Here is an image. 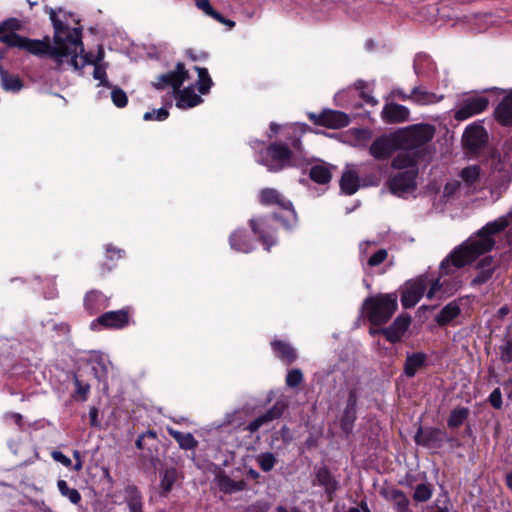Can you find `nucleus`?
I'll return each mask as SVG.
<instances>
[{"label":"nucleus","mask_w":512,"mask_h":512,"mask_svg":"<svg viewBox=\"0 0 512 512\" xmlns=\"http://www.w3.org/2000/svg\"><path fill=\"white\" fill-rule=\"evenodd\" d=\"M50 20L54 28L53 45L46 40H33L19 35H10L4 41L11 45H18L21 49L38 57H49L56 63V68L64 69V65L71 66L81 73L86 65H93V78L99 81V85L111 88L107 80L106 64L101 63L104 58V50L99 46L97 54L85 53L79 28L70 29L64 25L56 15L54 9L49 11Z\"/></svg>","instance_id":"nucleus-1"},{"label":"nucleus","mask_w":512,"mask_h":512,"mask_svg":"<svg viewBox=\"0 0 512 512\" xmlns=\"http://www.w3.org/2000/svg\"><path fill=\"white\" fill-rule=\"evenodd\" d=\"M507 228L509 230L506 233V241L512 246V208L507 214L488 222L441 261L439 275L430 283L426 297L442 298L456 292L461 284L459 270L490 252L495 246L493 236Z\"/></svg>","instance_id":"nucleus-2"},{"label":"nucleus","mask_w":512,"mask_h":512,"mask_svg":"<svg viewBox=\"0 0 512 512\" xmlns=\"http://www.w3.org/2000/svg\"><path fill=\"white\" fill-rule=\"evenodd\" d=\"M250 145L258 152L257 162L271 172L280 171L287 166L300 165L304 159L302 143L298 136L291 137L288 143L275 142L265 150H260L263 143L259 140L251 141Z\"/></svg>","instance_id":"nucleus-3"},{"label":"nucleus","mask_w":512,"mask_h":512,"mask_svg":"<svg viewBox=\"0 0 512 512\" xmlns=\"http://www.w3.org/2000/svg\"><path fill=\"white\" fill-rule=\"evenodd\" d=\"M485 166L489 170L491 195L497 200L507 190L512 179V153L506 150L493 151L487 157Z\"/></svg>","instance_id":"nucleus-4"},{"label":"nucleus","mask_w":512,"mask_h":512,"mask_svg":"<svg viewBox=\"0 0 512 512\" xmlns=\"http://www.w3.org/2000/svg\"><path fill=\"white\" fill-rule=\"evenodd\" d=\"M187 77L188 72L184 65L182 63H178L174 71L159 76L157 81L154 83V86L157 89L171 87L174 93L178 92L176 106L180 109L192 108L201 103L202 99L195 93L193 86H189L182 91H179Z\"/></svg>","instance_id":"nucleus-5"},{"label":"nucleus","mask_w":512,"mask_h":512,"mask_svg":"<svg viewBox=\"0 0 512 512\" xmlns=\"http://www.w3.org/2000/svg\"><path fill=\"white\" fill-rule=\"evenodd\" d=\"M397 309L396 294H380L364 301L363 310L373 325L386 323Z\"/></svg>","instance_id":"nucleus-6"},{"label":"nucleus","mask_w":512,"mask_h":512,"mask_svg":"<svg viewBox=\"0 0 512 512\" xmlns=\"http://www.w3.org/2000/svg\"><path fill=\"white\" fill-rule=\"evenodd\" d=\"M489 100L479 94H466L460 99L454 110V118L464 121L470 117L482 113L487 109Z\"/></svg>","instance_id":"nucleus-7"},{"label":"nucleus","mask_w":512,"mask_h":512,"mask_svg":"<svg viewBox=\"0 0 512 512\" xmlns=\"http://www.w3.org/2000/svg\"><path fill=\"white\" fill-rule=\"evenodd\" d=\"M435 129L431 125H414L398 135L400 144H404L409 149L417 148L429 142L434 136Z\"/></svg>","instance_id":"nucleus-8"},{"label":"nucleus","mask_w":512,"mask_h":512,"mask_svg":"<svg viewBox=\"0 0 512 512\" xmlns=\"http://www.w3.org/2000/svg\"><path fill=\"white\" fill-rule=\"evenodd\" d=\"M260 202L264 205H277L286 214V219L283 220L285 226H289L296 221V213L290 200H287L277 190L272 188L263 189L260 192Z\"/></svg>","instance_id":"nucleus-9"},{"label":"nucleus","mask_w":512,"mask_h":512,"mask_svg":"<svg viewBox=\"0 0 512 512\" xmlns=\"http://www.w3.org/2000/svg\"><path fill=\"white\" fill-rule=\"evenodd\" d=\"M399 145L398 135H383L372 142L369 153L376 160H386L398 149Z\"/></svg>","instance_id":"nucleus-10"},{"label":"nucleus","mask_w":512,"mask_h":512,"mask_svg":"<svg viewBox=\"0 0 512 512\" xmlns=\"http://www.w3.org/2000/svg\"><path fill=\"white\" fill-rule=\"evenodd\" d=\"M310 120L314 124L324 126L329 129H339L346 127L350 123L349 116L341 111L336 110H324L320 114L309 113Z\"/></svg>","instance_id":"nucleus-11"},{"label":"nucleus","mask_w":512,"mask_h":512,"mask_svg":"<svg viewBox=\"0 0 512 512\" xmlns=\"http://www.w3.org/2000/svg\"><path fill=\"white\" fill-rule=\"evenodd\" d=\"M426 287L427 277H420L414 281L408 282L401 297L403 307H414L422 298Z\"/></svg>","instance_id":"nucleus-12"},{"label":"nucleus","mask_w":512,"mask_h":512,"mask_svg":"<svg viewBox=\"0 0 512 512\" xmlns=\"http://www.w3.org/2000/svg\"><path fill=\"white\" fill-rule=\"evenodd\" d=\"M416 171L404 170L396 173L389 180V188L395 195L401 196L415 188Z\"/></svg>","instance_id":"nucleus-13"},{"label":"nucleus","mask_w":512,"mask_h":512,"mask_svg":"<svg viewBox=\"0 0 512 512\" xmlns=\"http://www.w3.org/2000/svg\"><path fill=\"white\" fill-rule=\"evenodd\" d=\"M129 323V314L125 309L117 311H109L102 314L96 320L91 322V329L95 330L97 325H102L106 328L121 329Z\"/></svg>","instance_id":"nucleus-14"},{"label":"nucleus","mask_w":512,"mask_h":512,"mask_svg":"<svg viewBox=\"0 0 512 512\" xmlns=\"http://www.w3.org/2000/svg\"><path fill=\"white\" fill-rule=\"evenodd\" d=\"M486 139L487 133L484 127L477 123L469 125L462 137L463 145L473 152L481 148L485 144Z\"/></svg>","instance_id":"nucleus-15"},{"label":"nucleus","mask_w":512,"mask_h":512,"mask_svg":"<svg viewBox=\"0 0 512 512\" xmlns=\"http://www.w3.org/2000/svg\"><path fill=\"white\" fill-rule=\"evenodd\" d=\"M445 434L436 428H420L415 435V442L427 448L435 449L441 447Z\"/></svg>","instance_id":"nucleus-16"},{"label":"nucleus","mask_w":512,"mask_h":512,"mask_svg":"<svg viewBox=\"0 0 512 512\" xmlns=\"http://www.w3.org/2000/svg\"><path fill=\"white\" fill-rule=\"evenodd\" d=\"M497 264L492 256L482 258L476 265L477 274L472 279V286H479L487 283L492 279L496 270Z\"/></svg>","instance_id":"nucleus-17"},{"label":"nucleus","mask_w":512,"mask_h":512,"mask_svg":"<svg viewBox=\"0 0 512 512\" xmlns=\"http://www.w3.org/2000/svg\"><path fill=\"white\" fill-rule=\"evenodd\" d=\"M250 226L255 234L259 236V240L264 245V248L269 251L271 246L276 244V239L271 231L269 219L260 218L259 220L251 219Z\"/></svg>","instance_id":"nucleus-18"},{"label":"nucleus","mask_w":512,"mask_h":512,"mask_svg":"<svg viewBox=\"0 0 512 512\" xmlns=\"http://www.w3.org/2000/svg\"><path fill=\"white\" fill-rule=\"evenodd\" d=\"M410 111L407 107L389 103L382 110V118L387 123H400L409 119Z\"/></svg>","instance_id":"nucleus-19"},{"label":"nucleus","mask_w":512,"mask_h":512,"mask_svg":"<svg viewBox=\"0 0 512 512\" xmlns=\"http://www.w3.org/2000/svg\"><path fill=\"white\" fill-rule=\"evenodd\" d=\"M409 97L412 103L420 106L436 104L444 99L443 95H437L421 86L414 87Z\"/></svg>","instance_id":"nucleus-20"},{"label":"nucleus","mask_w":512,"mask_h":512,"mask_svg":"<svg viewBox=\"0 0 512 512\" xmlns=\"http://www.w3.org/2000/svg\"><path fill=\"white\" fill-rule=\"evenodd\" d=\"M283 410L284 406L282 404L276 403L271 409L266 411L263 415L251 421L246 429L249 430L251 433L256 432L264 424L279 418L282 415Z\"/></svg>","instance_id":"nucleus-21"},{"label":"nucleus","mask_w":512,"mask_h":512,"mask_svg":"<svg viewBox=\"0 0 512 512\" xmlns=\"http://www.w3.org/2000/svg\"><path fill=\"white\" fill-rule=\"evenodd\" d=\"M340 187L342 192L347 195L354 194L360 187L358 173L354 170L353 165H347L343 172Z\"/></svg>","instance_id":"nucleus-22"},{"label":"nucleus","mask_w":512,"mask_h":512,"mask_svg":"<svg viewBox=\"0 0 512 512\" xmlns=\"http://www.w3.org/2000/svg\"><path fill=\"white\" fill-rule=\"evenodd\" d=\"M461 313L458 301H451L435 316V322L439 326H446L456 319Z\"/></svg>","instance_id":"nucleus-23"},{"label":"nucleus","mask_w":512,"mask_h":512,"mask_svg":"<svg viewBox=\"0 0 512 512\" xmlns=\"http://www.w3.org/2000/svg\"><path fill=\"white\" fill-rule=\"evenodd\" d=\"M85 308L94 314L105 309L109 304V298L99 291H91L85 297Z\"/></svg>","instance_id":"nucleus-24"},{"label":"nucleus","mask_w":512,"mask_h":512,"mask_svg":"<svg viewBox=\"0 0 512 512\" xmlns=\"http://www.w3.org/2000/svg\"><path fill=\"white\" fill-rule=\"evenodd\" d=\"M495 117L502 125L512 124V92L500 102L495 110Z\"/></svg>","instance_id":"nucleus-25"},{"label":"nucleus","mask_w":512,"mask_h":512,"mask_svg":"<svg viewBox=\"0 0 512 512\" xmlns=\"http://www.w3.org/2000/svg\"><path fill=\"white\" fill-rule=\"evenodd\" d=\"M216 484L222 492L229 494L242 491L246 487L245 481H235L225 474H218L216 476Z\"/></svg>","instance_id":"nucleus-26"},{"label":"nucleus","mask_w":512,"mask_h":512,"mask_svg":"<svg viewBox=\"0 0 512 512\" xmlns=\"http://www.w3.org/2000/svg\"><path fill=\"white\" fill-rule=\"evenodd\" d=\"M413 67L418 76H429L436 70L435 63L426 54H418L414 59Z\"/></svg>","instance_id":"nucleus-27"},{"label":"nucleus","mask_w":512,"mask_h":512,"mask_svg":"<svg viewBox=\"0 0 512 512\" xmlns=\"http://www.w3.org/2000/svg\"><path fill=\"white\" fill-rule=\"evenodd\" d=\"M167 432L183 450H194L198 446V441L191 433H182L171 427H167Z\"/></svg>","instance_id":"nucleus-28"},{"label":"nucleus","mask_w":512,"mask_h":512,"mask_svg":"<svg viewBox=\"0 0 512 512\" xmlns=\"http://www.w3.org/2000/svg\"><path fill=\"white\" fill-rule=\"evenodd\" d=\"M271 345L277 357H279L282 361L287 363H292L295 361L297 355L294 348L290 346V344L281 340H274Z\"/></svg>","instance_id":"nucleus-29"},{"label":"nucleus","mask_w":512,"mask_h":512,"mask_svg":"<svg viewBox=\"0 0 512 512\" xmlns=\"http://www.w3.org/2000/svg\"><path fill=\"white\" fill-rule=\"evenodd\" d=\"M426 358V354L422 352L407 355L404 367L405 374L408 377H413L425 365Z\"/></svg>","instance_id":"nucleus-30"},{"label":"nucleus","mask_w":512,"mask_h":512,"mask_svg":"<svg viewBox=\"0 0 512 512\" xmlns=\"http://www.w3.org/2000/svg\"><path fill=\"white\" fill-rule=\"evenodd\" d=\"M316 480L319 485L324 487L325 492L331 498L338 488V482L331 475L329 470L326 468H320L316 473Z\"/></svg>","instance_id":"nucleus-31"},{"label":"nucleus","mask_w":512,"mask_h":512,"mask_svg":"<svg viewBox=\"0 0 512 512\" xmlns=\"http://www.w3.org/2000/svg\"><path fill=\"white\" fill-rule=\"evenodd\" d=\"M125 503L129 512H143L142 496L135 486H128L125 489Z\"/></svg>","instance_id":"nucleus-32"},{"label":"nucleus","mask_w":512,"mask_h":512,"mask_svg":"<svg viewBox=\"0 0 512 512\" xmlns=\"http://www.w3.org/2000/svg\"><path fill=\"white\" fill-rule=\"evenodd\" d=\"M392 167L395 169L418 171L417 162L410 151H403L397 154L392 161Z\"/></svg>","instance_id":"nucleus-33"},{"label":"nucleus","mask_w":512,"mask_h":512,"mask_svg":"<svg viewBox=\"0 0 512 512\" xmlns=\"http://www.w3.org/2000/svg\"><path fill=\"white\" fill-rule=\"evenodd\" d=\"M229 241L231 248L238 252L249 253L253 250L252 242L246 239V235L243 231L237 230L233 232Z\"/></svg>","instance_id":"nucleus-34"},{"label":"nucleus","mask_w":512,"mask_h":512,"mask_svg":"<svg viewBox=\"0 0 512 512\" xmlns=\"http://www.w3.org/2000/svg\"><path fill=\"white\" fill-rule=\"evenodd\" d=\"M3 56H4V53L0 52V59L3 58ZM0 78H1L2 87L6 91L18 92L21 90L22 82L19 79V77L10 75L1 66H0Z\"/></svg>","instance_id":"nucleus-35"},{"label":"nucleus","mask_w":512,"mask_h":512,"mask_svg":"<svg viewBox=\"0 0 512 512\" xmlns=\"http://www.w3.org/2000/svg\"><path fill=\"white\" fill-rule=\"evenodd\" d=\"M471 29L475 32H484L495 25L496 19L491 14H479L470 19Z\"/></svg>","instance_id":"nucleus-36"},{"label":"nucleus","mask_w":512,"mask_h":512,"mask_svg":"<svg viewBox=\"0 0 512 512\" xmlns=\"http://www.w3.org/2000/svg\"><path fill=\"white\" fill-rule=\"evenodd\" d=\"M331 169L326 164H317L310 169V178L319 184H326L331 180Z\"/></svg>","instance_id":"nucleus-37"},{"label":"nucleus","mask_w":512,"mask_h":512,"mask_svg":"<svg viewBox=\"0 0 512 512\" xmlns=\"http://www.w3.org/2000/svg\"><path fill=\"white\" fill-rule=\"evenodd\" d=\"M459 176L467 185L476 184L480 180L481 168L478 165L467 166L460 171Z\"/></svg>","instance_id":"nucleus-38"},{"label":"nucleus","mask_w":512,"mask_h":512,"mask_svg":"<svg viewBox=\"0 0 512 512\" xmlns=\"http://www.w3.org/2000/svg\"><path fill=\"white\" fill-rule=\"evenodd\" d=\"M57 487L60 494L63 497L69 499V501L73 504H79L82 497L79 491L75 488H70L68 483L65 480H58Z\"/></svg>","instance_id":"nucleus-39"},{"label":"nucleus","mask_w":512,"mask_h":512,"mask_svg":"<svg viewBox=\"0 0 512 512\" xmlns=\"http://www.w3.org/2000/svg\"><path fill=\"white\" fill-rule=\"evenodd\" d=\"M255 460L261 470L264 472L271 471L277 463L276 456L271 452L260 453L256 456Z\"/></svg>","instance_id":"nucleus-40"},{"label":"nucleus","mask_w":512,"mask_h":512,"mask_svg":"<svg viewBox=\"0 0 512 512\" xmlns=\"http://www.w3.org/2000/svg\"><path fill=\"white\" fill-rule=\"evenodd\" d=\"M195 70L197 71L198 74V90L200 93L205 94L210 90L213 84L212 79L206 68L195 67Z\"/></svg>","instance_id":"nucleus-41"},{"label":"nucleus","mask_w":512,"mask_h":512,"mask_svg":"<svg viewBox=\"0 0 512 512\" xmlns=\"http://www.w3.org/2000/svg\"><path fill=\"white\" fill-rule=\"evenodd\" d=\"M433 495V488L432 485L429 483H421L418 484L413 493V499L416 502H426L428 501Z\"/></svg>","instance_id":"nucleus-42"},{"label":"nucleus","mask_w":512,"mask_h":512,"mask_svg":"<svg viewBox=\"0 0 512 512\" xmlns=\"http://www.w3.org/2000/svg\"><path fill=\"white\" fill-rule=\"evenodd\" d=\"M18 27H19L18 21L15 20V19H10V20L5 21L0 26V42L8 45L9 47H18V48H20L18 45H11L8 42L4 41V38L6 36L17 35L13 31L16 30Z\"/></svg>","instance_id":"nucleus-43"},{"label":"nucleus","mask_w":512,"mask_h":512,"mask_svg":"<svg viewBox=\"0 0 512 512\" xmlns=\"http://www.w3.org/2000/svg\"><path fill=\"white\" fill-rule=\"evenodd\" d=\"M468 414H469V411L467 408H457V409H454L450 416H449V419H448V426L450 428H457L459 426H461L464 421L467 419L468 417Z\"/></svg>","instance_id":"nucleus-44"},{"label":"nucleus","mask_w":512,"mask_h":512,"mask_svg":"<svg viewBox=\"0 0 512 512\" xmlns=\"http://www.w3.org/2000/svg\"><path fill=\"white\" fill-rule=\"evenodd\" d=\"M355 419L356 410L345 408L343 411V415L341 417V428L346 434H349L351 432Z\"/></svg>","instance_id":"nucleus-45"},{"label":"nucleus","mask_w":512,"mask_h":512,"mask_svg":"<svg viewBox=\"0 0 512 512\" xmlns=\"http://www.w3.org/2000/svg\"><path fill=\"white\" fill-rule=\"evenodd\" d=\"M177 478V472L174 468L166 469L162 475L161 488L164 492H168L172 489L173 484Z\"/></svg>","instance_id":"nucleus-46"},{"label":"nucleus","mask_w":512,"mask_h":512,"mask_svg":"<svg viewBox=\"0 0 512 512\" xmlns=\"http://www.w3.org/2000/svg\"><path fill=\"white\" fill-rule=\"evenodd\" d=\"M375 241H362L359 244V260L363 267L367 264V258L373 253L372 247L376 246Z\"/></svg>","instance_id":"nucleus-47"},{"label":"nucleus","mask_w":512,"mask_h":512,"mask_svg":"<svg viewBox=\"0 0 512 512\" xmlns=\"http://www.w3.org/2000/svg\"><path fill=\"white\" fill-rule=\"evenodd\" d=\"M388 257L386 249H378L367 258V266L376 267L382 264Z\"/></svg>","instance_id":"nucleus-48"},{"label":"nucleus","mask_w":512,"mask_h":512,"mask_svg":"<svg viewBox=\"0 0 512 512\" xmlns=\"http://www.w3.org/2000/svg\"><path fill=\"white\" fill-rule=\"evenodd\" d=\"M111 99L115 106L123 108L127 105L128 97L124 90L118 87H111Z\"/></svg>","instance_id":"nucleus-49"},{"label":"nucleus","mask_w":512,"mask_h":512,"mask_svg":"<svg viewBox=\"0 0 512 512\" xmlns=\"http://www.w3.org/2000/svg\"><path fill=\"white\" fill-rule=\"evenodd\" d=\"M92 370L94 372L95 377L99 381L104 382V387L106 388L107 387L106 380H107V375H108V367L105 364V362L102 360L96 361L92 366Z\"/></svg>","instance_id":"nucleus-50"},{"label":"nucleus","mask_w":512,"mask_h":512,"mask_svg":"<svg viewBox=\"0 0 512 512\" xmlns=\"http://www.w3.org/2000/svg\"><path fill=\"white\" fill-rule=\"evenodd\" d=\"M431 512H450L449 509V497L447 493L439 496L430 506Z\"/></svg>","instance_id":"nucleus-51"},{"label":"nucleus","mask_w":512,"mask_h":512,"mask_svg":"<svg viewBox=\"0 0 512 512\" xmlns=\"http://www.w3.org/2000/svg\"><path fill=\"white\" fill-rule=\"evenodd\" d=\"M168 116H169L168 109L166 107H162L157 110H152V111L146 112L144 114L143 118L145 121H152V120L163 121V120L167 119Z\"/></svg>","instance_id":"nucleus-52"},{"label":"nucleus","mask_w":512,"mask_h":512,"mask_svg":"<svg viewBox=\"0 0 512 512\" xmlns=\"http://www.w3.org/2000/svg\"><path fill=\"white\" fill-rule=\"evenodd\" d=\"M303 381V374L299 369H292L286 376V385L289 387H297Z\"/></svg>","instance_id":"nucleus-53"},{"label":"nucleus","mask_w":512,"mask_h":512,"mask_svg":"<svg viewBox=\"0 0 512 512\" xmlns=\"http://www.w3.org/2000/svg\"><path fill=\"white\" fill-rule=\"evenodd\" d=\"M195 1H196V6L200 10H202L206 15L212 17L213 19L221 18V14L212 8L209 0H195Z\"/></svg>","instance_id":"nucleus-54"},{"label":"nucleus","mask_w":512,"mask_h":512,"mask_svg":"<svg viewBox=\"0 0 512 512\" xmlns=\"http://www.w3.org/2000/svg\"><path fill=\"white\" fill-rule=\"evenodd\" d=\"M500 359L505 364L512 363V340H507L500 346Z\"/></svg>","instance_id":"nucleus-55"},{"label":"nucleus","mask_w":512,"mask_h":512,"mask_svg":"<svg viewBox=\"0 0 512 512\" xmlns=\"http://www.w3.org/2000/svg\"><path fill=\"white\" fill-rule=\"evenodd\" d=\"M410 325V317L398 316L391 326L400 334H404Z\"/></svg>","instance_id":"nucleus-56"},{"label":"nucleus","mask_w":512,"mask_h":512,"mask_svg":"<svg viewBox=\"0 0 512 512\" xmlns=\"http://www.w3.org/2000/svg\"><path fill=\"white\" fill-rule=\"evenodd\" d=\"M381 333L386 337V339L391 343L398 342L403 336L400 334L393 326H389L388 328H382Z\"/></svg>","instance_id":"nucleus-57"},{"label":"nucleus","mask_w":512,"mask_h":512,"mask_svg":"<svg viewBox=\"0 0 512 512\" xmlns=\"http://www.w3.org/2000/svg\"><path fill=\"white\" fill-rule=\"evenodd\" d=\"M489 402L495 409L502 408V394L499 388H496L491 392V394L489 395Z\"/></svg>","instance_id":"nucleus-58"},{"label":"nucleus","mask_w":512,"mask_h":512,"mask_svg":"<svg viewBox=\"0 0 512 512\" xmlns=\"http://www.w3.org/2000/svg\"><path fill=\"white\" fill-rule=\"evenodd\" d=\"M75 385L76 393L82 398V400H86L90 386L88 384H83L77 378L75 379Z\"/></svg>","instance_id":"nucleus-59"},{"label":"nucleus","mask_w":512,"mask_h":512,"mask_svg":"<svg viewBox=\"0 0 512 512\" xmlns=\"http://www.w3.org/2000/svg\"><path fill=\"white\" fill-rule=\"evenodd\" d=\"M51 455L56 462H59L66 467H69L72 464L71 459L64 455L61 451H53Z\"/></svg>","instance_id":"nucleus-60"},{"label":"nucleus","mask_w":512,"mask_h":512,"mask_svg":"<svg viewBox=\"0 0 512 512\" xmlns=\"http://www.w3.org/2000/svg\"><path fill=\"white\" fill-rule=\"evenodd\" d=\"M106 253H107V257L110 259H119L123 256L124 251L117 249L115 247H112L111 245H107Z\"/></svg>","instance_id":"nucleus-61"},{"label":"nucleus","mask_w":512,"mask_h":512,"mask_svg":"<svg viewBox=\"0 0 512 512\" xmlns=\"http://www.w3.org/2000/svg\"><path fill=\"white\" fill-rule=\"evenodd\" d=\"M356 404H357V395L355 390H351L349 392L348 398H347V405L346 408L355 409L356 410Z\"/></svg>","instance_id":"nucleus-62"},{"label":"nucleus","mask_w":512,"mask_h":512,"mask_svg":"<svg viewBox=\"0 0 512 512\" xmlns=\"http://www.w3.org/2000/svg\"><path fill=\"white\" fill-rule=\"evenodd\" d=\"M393 94H394V96L400 98L403 101H407V100L410 101L409 94L405 93L402 89H395L393 91Z\"/></svg>","instance_id":"nucleus-63"},{"label":"nucleus","mask_w":512,"mask_h":512,"mask_svg":"<svg viewBox=\"0 0 512 512\" xmlns=\"http://www.w3.org/2000/svg\"><path fill=\"white\" fill-rule=\"evenodd\" d=\"M458 188V183H448L444 188L445 195H449L454 192Z\"/></svg>","instance_id":"nucleus-64"}]
</instances>
